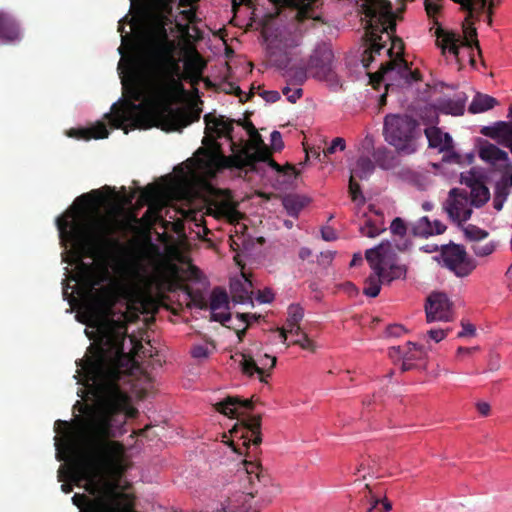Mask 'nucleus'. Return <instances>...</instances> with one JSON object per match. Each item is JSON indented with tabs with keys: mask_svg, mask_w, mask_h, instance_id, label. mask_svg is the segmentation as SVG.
<instances>
[{
	"mask_svg": "<svg viewBox=\"0 0 512 512\" xmlns=\"http://www.w3.org/2000/svg\"><path fill=\"white\" fill-rule=\"evenodd\" d=\"M442 4L440 0H425V10L430 18L435 19L440 13Z\"/></svg>",
	"mask_w": 512,
	"mask_h": 512,
	"instance_id": "38",
	"label": "nucleus"
},
{
	"mask_svg": "<svg viewBox=\"0 0 512 512\" xmlns=\"http://www.w3.org/2000/svg\"><path fill=\"white\" fill-rule=\"evenodd\" d=\"M478 156L501 176L512 168V160L508 152L491 142L481 141L479 143Z\"/></svg>",
	"mask_w": 512,
	"mask_h": 512,
	"instance_id": "11",
	"label": "nucleus"
},
{
	"mask_svg": "<svg viewBox=\"0 0 512 512\" xmlns=\"http://www.w3.org/2000/svg\"><path fill=\"white\" fill-rule=\"evenodd\" d=\"M459 3L462 8L470 11V14L486 12L485 20L490 25L492 23V2L487 5V0H453Z\"/></svg>",
	"mask_w": 512,
	"mask_h": 512,
	"instance_id": "21",
	"label": "nucleus"
},
{
	"mask_svg": "<svg viewBox=\"0 0 512 512\" xmlns=\"http://www.w3.org/2000/svg\"><path fill=\"white\" fill-rule=\"evenodd\" d=\"M428 322L449 321L452 318V304L447 295L441 292L432 293L425 306Z\"/></svg>",
	"mask_w": 512,
	"mask_h": 512,
	"instance_id": "13",
	"label": "nucleus"
},
{
	"mask_svg": "<svg viewBox=\"0 0 512 512\" xmlns=\"http://www.w3.org/2000/svg\"><path fill=\"white\" fill-rule=\"evenodd\" d=\"M415 122L406 115H387L384 121L385 140L404 153L415 151L413 133Z\"/></svg>",
	"mask_w": 512,
	"mask_h": 512,
	"instance_id": "7",
	"label": "nucleus"
},
{
	"mask_svg": "<svg viewBox=\"0 0 512 512\" xmlns=\"http://www.w3.org/2000/svg\"><path fill=\"white\" fill-rule=\"evenodd\" d=\"M425 135L428 139L429 146L437 149L439 152L450 151L453 147L452 137L438 127L433 126L426 128Z\"/></svg>",
	"mask_w": 512,
	"mask_h": 512,
	"instance_id": "18",
	"label": "nucleus"
},
{
	"mask_svg": "<svg viewBox=\"0 0 512 512\" xmlns=\"http://www.w3.org/2000/svg\"><path fill=\"white\" fill-rule=\"evenodd\" d=\"M477 409L481 415H488L490 405L487 402H480L477 404Z\"/></svg>",
	"mask_w": 512,
	"mask_h": 512,
	"instance_id": "54",
	"label": "nucleus"
},
{
	"mask_svg": "<svg viewBox=\"0 0 512 512\" xmlns=\"http://www.w3.org/2000/svg\"><path fill=\"white\" fill-rule=\"evenodd\" d=\"M349 193L354 202H356L358 204H361L364 202V196L362 195V193L360 191V186L355 181V178H352V176H350V179H349Z\"/></svg>",
	"mask_w": 512,
	"mask_h": 512,
	"instance_id": "37",
	"label": "nucleus"
},
{
	"mask_svg": "<svg viewBox=\"0 0 512 512\" xmlns=\"http://www.w3.org/2000/svg\"><path fill=\"white\" fill-rule=\"evenodd\" d=\"M20 32L14 20L0 11V43L8 44L18 40Z\"/></svg>",
	"mask_w": 512,
	"mask_h": 512,
	"instance_id": "20",
	"label": "nucleus"
},
{
	"mask_svg": "<svg viewBox=\"0 0 512 512\" xmlns=\"http://www.w3.org/2000/svg\"><path fill=\"white\" fill-rule=\"evenodd\" d=\"M498 243L496 241H488L483 243L482 241L472 244V251L478 257H487L495 252Z\"/></svg>",
	"mask_w": 512,
	"mask_h": 512,
	"instance_id": "30",
	"label": "nucleus"
},
{
	"mask_svg": "<svg viewBox=\"0 0 512 512\" xmlns=\"http://www.w3.org/2000/svg\"><path fill=\"white\" fill-rule=\"evenodd\" d=\"M395 73V69L393 67H388L382 70V72L379 75V80L382 82H385V85L387 88H389V84L387 81L392 78L393 74Z\"/></svg>",
	"mask_w": 512,
	"mask_h": 512,
	"instance_id": "48",
	"label": "nucleus"
},
{
	"mask_svg": "<svg viewBox=\"0 0 512 512\" xmlns=\"http://www.w3.org/2000/svg\"><path fill=\"white\" fill-rule=\"evenodd\" d=\"M308 70L310 76L318 80L326 81L331 85L339 83L334 66V54L327 45H321L314 50Z\"/></svg>",
	"mask_w": 512,
	"mask_h": 512,
	"instance_id": "9",
	"label": "nucleus"
},
{
	"mask_svg": "<svg viewBox=\"0 0 512 512\" xmlns=\"http://www.w3.org/2000/svg\"><path fill=\"white\" fill-rule=\"evenodd\" d=\"M387 331L389 335L399 337L403 334L404 328L400 325H393L390 326Z\"/></svg>",
	"mask_w": 512,
	"mask_h": 512,
	"instance_id": "49",
	"label": "nucleus"
},
{
	"mask_svg": "<svg viewBox=\"0 0 512 512\" xmlns=\"http://www.w3.org/2000/svg\"><path fill=\"white\" fill-rule=\"evenodd\" d=\"M309 255H310V251L308 249H302L301 252H300V256L302 258H305V257H307Z\"/></svg>",
	"mask_w": 512,
	"mask_h": 512,
	"instance_id": "59",
	"label": "nucleus"
},
{
	"mask_svg": "<svg viewBox=\"0 0 512 512\" xmlns=\"http://www.w3.org/2000/svg\"><path fill=\"white\" fill-rule=\"evenodd\" d=\"M446 331L443 329H431L428 336L435 342H440L446 337Z\"/></svg>",
	"mask_w": 512,
	"mask_h": 512,
	"instance_id": "47",
	"label": "nucleus"
},
{
	"mask_svg": "<svg viewBox=\"0 0 512 512\" xmlns=\"http://www.w3.org/2000/svg\"><path fill=\"white\" fill-rule=\"evenodd\" d=\"M302 330H301V327H300V323H287L286 322V325L285 327L279 329L278 331V337L280 338L281 342L282 343H286L287 341V335L288 334H291V335H294L296 337L300 336L302 334Z\"/></svg>",
	"mask_w": 512,
	"mask_h": 512,
	"instance_id": "33",
	"label": "nucleus"
},
{
	"mask_svg": "<svg viewBox=\"0 0 512 512\" xmlns=\"http://www.w3.org/2000/svg\"><path fill=\"white\" fill-rule=\"evenodd\" d=\"M509 190L504 188L498 181L495 185V192H494V198H493V207L496 211H501L504 203L507 200V197L509 195Z\"/></svg>",
	"mask_w": 512,
	"mask_h": 512,
	"instance_id": "31",
	"label": "nucleus"
},
{
	"mask_svg": "<svg viewBox=\"0 0 512 512\" xmlns=\"http://www.w3.org/2000/svg\"><path fill=\"white\" fill-rule=\"evenodd\" d=\"M427 184H428V179H427V178H425L423 182L418 183L417 185H418L420 188H424Z\"/></svg>",
	"mask_w": 512,
	"mask_h": 512,
	"instance_id": "62",
	"label": "nucleus"
},
{
	"mask_svg": "<svg viewBox=\"0 0 512 512\" xmlns=\"http://www.w3.org/2000/svg\"><path fill=\"white\" fill-rule=\"evenodd\" d=\"M264 98L268 102H276L280 99V94L277 91H267L264 93Z\"/></svg>",
	"mask_w": 512,
	"mask_h": 512,
	"instance_id": "51",
	"label": "nucleus"
},
{
	"mask_svg": "<svg viewBox=\"0 0 512 512\" xmlns=\"http://www.w3.org/2000/svg\"><path fill=\"white\" fill-rule=\"evenodd\" d=\"M293 343L299 345L302 349L311 352H315L317 349L316 343L312 339H310L304 332L300 336H298Z\"/></svg>",
	"mask_w": 512,
	"mask_h": 512,
	"instance_id": "36",
	"label": "nucleus"
},
{
	"mask_svg": "<svg viewBox=\"0 0 512 512\" xmlns=\"http://www.w3.org/2000/svg\"><path fill=\"white\" fill-rule=\"evenodd\" d=\"M434 259L459 277L469 275L475 268L472 261L467 258L465 249L456 244L443 246L440 255Z\"/></svg>",
	"mask_w": 512,
	"mask_h": 512,
	"instance_id": "10",
	"label": "nucleus"
},
{
	"mask_svg": "<svg viewBox=\"0 0 512 512\" xmlns=\"http://www.w3.org/2000/svg\"><path fill=\"white\" fill-rule=\"evenodd\" d=\"M232 360L238 364L243 374L257 376L261 382H266L269 371L276 364V357L269 354H252V352L236 353Z\"/></svg>",
	"mask_w": 512,
	"mask_h": 512,
	"instance_id": "8",
	"label": "nucleus"
},
{
	"mask_svg": "<svg viewBox=\"0 0 512 512\" xmlns=\"http://www.w3.org/2000/svg\"><path fill=\"white\" fill-rule=\"evenodd\" d=\"M384 512H388L391 510V504L387 501L383 502Z\"/></svg>",
	"mask_w": 512,
	"mask_h": 512,
	"instance_id": "60",
	"label": "nucleus"
},
{
	"mask_svg": "<svg viewBox=\"0 0 512 512\" xmlns=\"http://www.w3.org/2000/svg\"><path fill=\"white\" fill-rule=\"evenodd\" d=\"M476 350H477L476 347H474V348L459 347L457 349V355H458V357L470 356Z\"/></svg>",
	"mask_w": 512,
	"mask_h": 512,
	"instance_id": "52",
	"label": "nucleus"
},
{
	"mask_svg": "<svg viewBox=\"0 0 512 512\" xmlns=\"http://www.w3.org/2000/svg\"><path fill=\"white\" fill-rule=\"evenodd\" d=\"M476 334L475 326L471 323H462V330L459 332V337H473Z\"/></svg>",
	"mask_w": 512,
	"mask_h": 512,
	"instance_id": "44",
	"label": "nucleus"
},
{
	"mask_svg": "<svg viewBox=\"0 0 512 512\" xmlns=\"http://www.w3.org/2000/svg\"><path fill=\"white\" fill-rule=\"evenodd\" d=\"M374 164L368 157H360L351 168L352 178L367 179L374 171Z\"/></svg>",
	"mask_w": 512,
	"mask_h": 512,
	"instance_id": "24",
	"label": "nucleus"
},
{
	"mask_svg": "<svg viewBox=\"0 0 512 512\" xmlns=\"http://www.w3.org/2000/svg\"><path fill=\"white\" fill-rule=\"evenodd\" d=\"M204 121L206 127L203 147L197 151L190 164L186 166L187 171L178 176L176 183L166 191L143 192L142 197L149 204L147 213L152 214L150 220L157 221L161 218L160 203L166 193H172L174 189H181L183 195H188L191 192L192 182L202 181L205 214L234 222L238 220L240 214L231 193L205 183L204 179L213 177L222 169H254L257 162H267L271 167L279 169V166L271 160L269 149L253 125L247 126L248 140L244 145H240L232 140V122L223 116L211 113L205 115Z\"/></svg>",
	"mask_w": 512,
	"mask_h": 512,
	"instance_id": "1",
	"label": "nucleus"
},
{
	"mask_svg": "<svg viewBox=\"0 0 512 512\" xmlns=\"http://www.w3.org/2000/svg\"><path fill=\"white\" fill-rule=\"evenodd\" d=\"M362 261V256L360 253H357V254H354L353 256V259L351 261V266H355L357 265L358 263H360Z\"/></svg>",
	"mask_w": 512,
	"mask_h": 512,
	"instance_id": "57",
	"label": "nucleus"
},
{
	"mask_svg": "<svg viewBox=\"0 0 512 512\" xmlns=\"http://www.w3.org/2000/svg\"><path fill=\"white\" fill-rule=\"evenodd\" d=\"M238 317L244 321V322H247L249 323L251 320H256V316L255 315H251V314H239Z\"/></svg>",
	"mask_w": 512,
	"mask_h": 512,
	"instance_id": "56",
	"label": "nucleus"
},
{
	"mask_svg": "<svg viewBox=\"0 0 512 512\" xmlns=\"http://www.w3.org/2000/svg\"><path fill=\"white\" fill-rule=\"evenodd\" d=\"M389 356L393 361H402V370L407 371L414 367V361L426 356L423 348L415 343L407 342L404 346H393L389 349Z\"/></svg>",
	"mask_w": 512,
	"mask_h": 512,
	"instance_id": "14",
	"label": "nucleus"
},
{
	"mask_svg": "<svg viewBox=\"0 0 512 512\" xmlns=\"http://www.w3.org/2000/svg\"><path fill=\"white\" fill-rule=\"evenodd\" d=\"M467 97L464 93H458L453 98H440L435 104V108L442 113L453 116H460L464 113Z\"/></svg>",
	"mask_w": 512,
	"mask_h": 512,
	"instance_id": "16",
	"label": "nucleus"
},
{
	"mask_svg": "<svg viewBox=\"0 0 512 512\" xmlns=\"http://www.w3.org/2000/svg\"><path fill=\"white\" fill-rule=\"evenodd\" d=\"M470 199L469 202L471 207L480 208L484 204H486L490 199V191L487 186L483 183L480 185H476L474 188L470 189Z\"/></svg>",
	"mask_w": 512,
	"mask_h": 512,
	"instance_id": "26",
	"label": "nucleus"
},
{
	"mask_svg": "<svg viewBox=\"0 0 512 512\" xmlns=\"http://www.w3.org/2000/svg\"><path fill=\"white\" fill-rule=\"evenodd\" d=\"M460 182L470 189L474 188L476 185L482 184V182L478 179V173L475 169L461 173Z\"/></svg>",
	"mask_w": 512,
	"mask_h": 512,
	"instance_id": "34",
	"label": "nucleus"
},
{
	"mask_svg": "<svg viewBox=\"0 0 512 512\" xmlns=\"http://www.w3.org/2000/svg\"><path fill=\"white\" fill-rule=\"evenodd\" d=\"M446 225L440 220L431 221L427 216L421 217L414 225V233L422 237H430L445 232Z\"/></svg>",
	"mask_w": 512,
	"mask_h": 512,
	"instance_id": "19",
	"label": "nucleus"
},
{
	"mask_svg": "<svg viewBox=\"0 0 512 512\" xmlns=\"http://www.w3.org/2000/svg\"><path fill=\"white\" fill-rule=\"evenodd\" d=\"M448 217L455 223L466 222L472 215L469 198L462 190L451 189L443 205Z\"/></svg>",
	"mask_w": 512,
	"mask_h": 512,
	"instance_id": "12",
	"label": "nucleus"
},
{
	"mask_svg": "<svg viewBox=\"0 0 512 512\" xmlns=\"http://www.w3.org/2000/svg\"><path fill=\"white\" fill-rule=\"evenodd\" d=\"M464 234L466 238L474 243L480 242L487 238L488 232L474 225H469L465 228Z\"/></svg>",
	"mask_w": 512,
	"mask_h": 512,
	"instance_id": "32",
	"label": "nucleus"
},
{
	"mask_svg": "<svg viewBox=\"0 0 512 512\" xmlns=\"http://www.w3.org/2000/svg\"><path fill=\"white\" fill-rule=\"evenodd\" d=\"M423 249H424L426 252H433V251H435V250L437 249V247L435 246V247H433V248H430L429 246H426V247H424Z\"/></svg>",
	"mask_w": 512,
	"mask_h": 512,
	"instance_id": "63",
	"label": "nucleus"
},
{
	"mask_svg": "<svg viewBox=\"0 0 512 512\" xmlns=\"http://www.w3.org/2000/svg\"><path fill=\"white\" fill-rule=\"evenodd\" d=\"M211 317L214 321L226 323L230 320L229 299L224 291L214 290L210 300Z\"/></svg>",
	"mask_w": 512,
	"mask_h": 512,
	"instance_id": "15",
	"label": "nucleus"
},
{
	"mask_svg": "<svg viewBox=\"0 0 512 512\" xmlns=\"http://www.w3.org/2000/svg\"><path fill=\"white\" fill-rule=\"evenodd\" d=\"M245 479L249 487L238 488L235 484L227 486L221 493L218 503L209 504L205 512H258L259 507L252 503L256 483L260 482V466L252 460L243 462Z\"/></svg>",
	"mask_w": 512,
	"mask_h": 512,
	"instance_id": "5",
	"label": "nucleus"
},
{
	"mask_svg": "<svg viewBox=\"0 0 512 512\" xmlns=\"http://www.w3.org/2000/svg\"><path fill=\"white\" fill-rule=\"evenodd\" d=\"M322 236L326 241H331L336 238L334 231L331 229L323 230Z\"/></svg>",
	"mask_w": 512,
	"mask_h": 512,
	"instance_id": "55",
	"label": "nucleus"
},
{
	"mask_svg": "<svg viewBox=\"0 0 512 512\" xmlns=\"http://www.w3.org/2000/svg\"><path fill=\"white\" fill-rule=\"evenodd\" d=\"M346 147L345 140L343 138L337 137L333 139L330 146L324 151V154H333L337 150L343 151Z\"/></svg>",
	"mask_w": 512,
	"mask_h": 512,
	"instance_id": "40",
	"label": "nucleus"
},
{
	"mask_svg": "<svg viewBox=\"0 0 512 512\" xmlns=\"http://www.w3.org/2000/svg\"><path fill=\"white\" fill-rule=\"evenodd\" d=\"M310 72L301 65H291L282 71V76L287 84L299 86L309 77Z\"/></svg>",
	"mask_w": 512,
	"mask_h": 512,
	"instance_id": "22",
	"label": "nucleus"
},
{
	"mask_svg": "<svg viewBox=\"0 0 512 512\" xmlns=\"http://www.w3.org/2000/svg\"><path fill=\"white\" fill-rule=\"evenodd\" d=\"M366 36L369 48L365 50L362 63L368 67L373 61L374 54H380L385 48V43L391 39V33L395 28V15L391 11L390 4L385 0H363Z\"/></svg>",
	"mask_w": 512,
	"mask_h": 512,
	"instance_id": "3",
	"label": "nucleus"
},
{
	"mask_svg": "<svg viewBox=\"0 0 512 512\" xmlns=\"http://www.w3.org/2000/svg\"><path fill=\"white\" fill-rule=\"evenodd\" d=\"M385 230V224L381 216L375 215L369 217L361 226L360 231L363 236L375 238Z\"/></svg>",
	"mask_w": 512,
	"mask_h": 512,
	"instance_id": "23",
	"label": "nucleus"
},
{
	"mask_svg": "<svg viewBox=\"0 0 512 512\" xmlns=\"http://www.w3.org/2000/svg\"><path fill=\"white\" fill-rule=\"evenodd\" d=\"M304 316L303 308L297 304H292L288 307L287 323H300Z\"/></svg>",
	"mask_w": 512,
	"mask_h": 512,
	"instance_id": "35",
	"label": "nucleus"
},
{
	"mask_svg": "<svg viewBox=\"0 0 512 512\" xmlns=\"http://www.w3.org/2000/svg\"><path fill=\"white\" fill-rule=\"evenodd\" d=\"M256 299L260 303H270L274 299V294L271 290L265 289L263 291H258Z\"/></svg>",
	"mask_w": 512,
	"mask_h": 512,
	"instance_id": "45",
	"label": "nucleus"
},
{
	"mask_svg": "<svg viewBox=\"0 0 512 512\" xmlns=\"http://www.w3.org/2000/svg\"><path fill=\"white\" fill-rule=\"evenodd\" d=\"M218 412L230 418H244L246 413L252 409L250 400H240L237 397H227L221 402L215 404ZM243 425L235 426L230 430V437L223 435V442L229 444L233 451L243 454L242 447L249 449L251 446L257 447L261 441L259 435L260 420L257 417L243 419Z\"/></svg>",
	"mask_w": 512,
	"mask_h": 512,
	"instance_id": "4",
	"label": "nucleus"
},
{
	"mask_svg": "<svg viewBox=\"0 0 512 512\" xmlns=\"http://www.w3.org/2000/svg\"><path fill=\"white\" fill-rule=\"evenodd\" d=\"M195 13L192 9L182 10L176 18V26L179 32L184 36L189 32L188 23L194 21Z\"/></svg>",
	"mask_w": 512,
	"mask_h": 512,
	"instance_id": "28",
	"label": "nucleus"
},
{
	"mask_svg": "<svg viewBox=\"0 0 512 512\" xmlns=\"http://www.w3.org/2000/svg\"><path fill=\"white\" fill-rule=\"evenodd\" d=\"M283 205L289 215L297 216L305 206V200L300 196L289 195L283 199Z\"/></svg>",
	"mask_w": 512,
	"mask_h": 512,
	"instance_id": "27",
	"label": "nucleus"
},
{
	"mask_svg": "<svg viewBox=\"0 0 512 512\" xmlns=\"http://www.w3.org/2000/svg\"><path fill=\"white\" fill-rule=\"evenodd\" d=\"M478 13L470 14L465 18L463 23V35L443 28L435 21V36L437 38V46L440 48L442 55L447 62L454 64L458 69L466 66L476 67V55H480L478 40L476 39V29L472 18Z\"/></svg>",
	"mask_w": 512,
	"mask_h": 512,
	"instance_id": "2",
	"label": "nucleus"
},
{
	"mask_svg": "<svg viewBox=\"0 0 512 512\" xmlns=\"http://www.w3.org/2000/svg\"><path fill=\"white\" fill-rule=\"evenodd\" d=\"M422 207L426 211H430L433 208V204L431 202H424Z\"/></svg>",
	"mask_w": 512,
	"mask_h": 512,
	"instance_id": "58",
	"label": "nucleus"
},
{
	"mask_svg": "<svg viewBox=\"0 0 512 512\" xmlns=\"http://www.w3.org/2000/svg\"><path fill=\"white\" fill-rule=\"evenodd\" d=\"M215 347L212 343L195 344L191 348V355L198 361H204L213 353Z\"/></svg>",
	"mask_w": 512,
	"mask_h": 512,
	"instance_id": "29",
	"label": "nucleus"
},
{
	"mask_svg": "<svg viewBox=\"0 0 512 512\" xmlns=\"http://www.w3.org/2000/svg\"><path fill=\"white\" fill-rule=\"evenodd\" d=\"M467 160H468L469 163H472L473 160H474V155L473 154H468L467 155Z\"/></svg>",
	"mask_w": 512,
	"mask_h": 512,
	"instance_id": "64",
	"label": "nucleus"
},
{
	"mask_svg": "<svg viewBox=\"0 0 512 512\" xmlns=\"http://www.w3.org/2000/svg\"><path fill=\"white\" fill-rule=\"evenodd\" d=\"M108 135L109 131L106 125L101 121L96 122L90 127L70 129L67 131V136L81 140L103 139L107 138Z\"/></svg>",
	"mask_w": 512,
	"mask_h": 512,
	"instance_id": "17",
	"label": "nucleus"
},
{
	"mask_svg": "<svg viewBox=\"0 0 512 512\" xmlns=\"http://www.w3.org/2000/svg\"><path fill=\"white\" fill-rule=\"evenodd\" d=\"M180 213L183 218H192L196 220V212L191 206H189L187 209L181 208Z\"/></svg>",
	"mask_w": 512,
	"mask_h": 512,
	"instance_id": "50",
	"label": "nucleus"
},
{
	"mask_svg": "<svg viewBox=\"0 0 512 512\" xmlns=\"http://www.w3.org/2000/svg\"><path fill=\"white\" fill-rule=\"evenodd\" d=\"M394 48L396 49H401L402 48V43L400 40H397V41H394V44H393Z\"/></svg>",
	"mask_w": 512,
	"mask_h": 512,
	"instance_id": "61",
	"label": "nucleus"
},
{
	"mask_svg": "<svg viewBox=\"0 0 512 512\" xmlns=\"http://www.w3.org/2000/svg\"><path fill=\"white\" fill-rule=\"evenodd\" d=\"M401 77L405 80V83H408V84H411L420 79V75L417 71H410L407 69H404L401 72Z\"/></svg>",
	"mask_w": 512,
	"mask_h": 512,
	"instance_id": "43",
	"label": "nucleus"
},
{
	"mask_svg": "<svg viewBox=\"0 0 512 512\" xmlns=\"http://www.w3.org/2000/svg\"><path fill=\"white\" fill-rule=\"evenodd\" d=\"M498 183H500L507 190L512 188V168L507 170L506 173L501 176V178L498 180Z\"/></svg>",
	"mask_w": 512,
	"mask_h": 512,
	"instance_id": "46",
	"label": "nucleus"
},
{
	"mask_svg": "<svg viewBox=\"0 0 512 512\" xmlns=\"http://www.w3.org/2000/svg\"><path fill=\"white\" fill-rule=\"evenodd\" d=\"M366 259L373 270L365 281L364 294L376 297L381 284L399 279L405 274V268L395 262V253L390 242H381L377 247L366 251Z\"/></svg>",
	"mask_w": 512,
	"mask_h": 512,
	"instance_id": "6",
	"label": "nucleus"
},
{
	"mask_svg": "<svg viewBox=\"0 0 512 512\" xmlns=\"http://www.w3.org/2000/svg\"><path fill=\"white\" fill-rule=\"evenodd\" d=\"M271 147L273 150H280L283 148V141L280 132L273 131L270 135Z\"/></svg>",
	"mask_w": 512,
	"mask_h": 512,
	"instance_id": "42",
	"label": "nucleus"
},
{
	"mask_svg": "<svg viewBox=\"0 0 512 512\" xmlns=\"http://www.w3.org/2000/svg\"><path fill=\"white\" fill-rule=\"evenodd\" d=\"M290 85L284 86L282 93L287 97L288 101L295 103L302 96V89L299 87L292 88Z\"/></svg>",
	"mask_w": 512,
	"mask_h": 512,
	"instance_id": "39",
	"label": "nucleus"
},
{
	"mask_svg": "<svg viewBox=\"0 0 512 512\" xmlns=\"http://www.w3.org/2000/svg\"><path fill=\"white\" fill-rule=\"evenodd\" d=\"M390 230L395 235L403 236L406 233V226L400 218H395L390 225Z\"/></svg>",
	"mask_w": 512,
	"mask_h": 512,
	"instance_id": "41",
	"label": "nucleus"
},
{
	"mask_svg": "<svg viewBox=\"0 0 512 512\" xmlns=\"http://www.w3.org/2000/svg\"><path fill=\"white\" fill-rule=\"evenodd\" d=\"M496 104L495 98L486 94H477L469 106V111L474 114L483 113L492 109Z\"/></svg>",
	"mask_w": 512,
	"mask_h": 512,
	"instance_id": "25",
	"label": "nucleus"
},
{
	"mask_svg": "<svg viewBox=\"0 0 512 512\" xmlns=\"http://www.w3.org/2000/svg\"><path fill=\"white\" fill-rule=\"evenodd\" d=\"M241 278L243 279L244 281V284H243V291L245 294H251L252 293V290H251V287H252V284H251V281L246 277V275L244 273L241 274Z\"/></svg>",
	"mask_w": 512,
	"mask_h": 512,
	"instance_id": "53",
	"label": "nucleus"
}]
</instances>
